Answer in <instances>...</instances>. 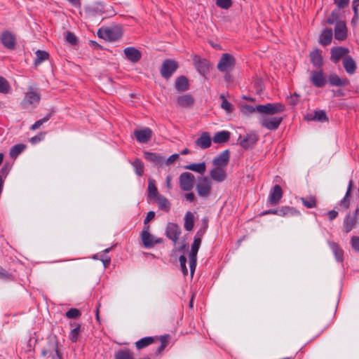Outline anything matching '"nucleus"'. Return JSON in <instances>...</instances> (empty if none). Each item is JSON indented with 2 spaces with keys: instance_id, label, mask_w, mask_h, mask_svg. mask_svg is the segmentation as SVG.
I'll use <instances>...</instances> for the list:
<instances>
[{
  "instance_id": "nucleus-3",
  "label": "nucleus",
  "mask_w": 359,
  "mask_h": 359,
  "mask_svg": "<svg viewBox=\"0 0 359 359\" xmlns=\"http://www.w3.org/2000/svg\"><path fill=\"white\" fill-rule=\"evenodd\" d=\"M98 36L110 41H116L122 36V31L118 27L100 29L97 32Z\"/></svg>"
},
{
  "instance_id": "nucleus-9",
  "label": "nucleus",
  "mask_w": 359,
  "mask_h": 359,
  "mask_svg": "<svg viewBox=\"0 0 359 359\" xmlns=\"http://www.w3.org/2000/svg\"><path fill=\"white\" fill-rule=\"evenodd\" d=\"M282 121V117H269L266 116H262L260 118V124L262 127L268 130H275L279 127Z\"/></svg>"
},
{
  "instance_id": "nucleus-62",
  "label": "nucleus",
  "mask_w": 359,
  "mask_h": 359,
  "mask_svg": "<svg viewBox=\"0 0 359 359\" xmlns=\"http://www.w3.org/2000/svg\"><path fill=\"white\" fill-rule=\"evenodd\" d=\"M66 40L72 45H74L76 43V37L72 32H67L66 34Z\"/></svg>"
},
{
  "instance_id": "nucleus-41",
  "label": "nucleus",
  "mask_w": 359,
  "mask_h": 359,
  "mask_svg": "<svg viewBox=\"0 0 359 359\" xmlns=\"http://www.w3.org/2000/svg\"><path fill=\"white\" fill-rule=\"evenodd\" d=\"M175 88L178 91H185L189 89V81L186 76H181L175 81Z\"/></svg>"
},
{
  "instance_id": "nucleus-50",
  "label": "nucleus",
  "mask_w": 359,
  "mask_h": 359,
  "mask_svg": "<svg viewBox=\"0 0 359 359\" xmlns=\"http://www.w3.org/2000/svg\"><path fill=\"white\" fill-rule=\"evenodd\" d=\"M203 225H204V229L200 228V229L196 232L194 238L202 240L203 235L205 234L206 229L208 226V219L205 217L203 219Z\"/></svg>"
},
{
  "instance_id": "nucleus-59",
  "label": "nucleus",
  "mask_w": 359,
  "mask_h": 359,
  "mask_svg": "<svg viewBox=\"0 0 359 359\" xmlns=\"http://www.w3.org/2000/svg\"><path fill=\"white\" fill-rule=\"evenodd\" d=\"M179 261L180 264L181 270L184 276L187 275L188 273V269L187 268L186 264H187V258L184 255H181L179 257Z\"/></svg>"
},
{
  "instance_id": "nucleus-64",
  "label": "nucleus",
  "mask_w": 359,
  "mask_h": 359,
  "mask_svg": "<svg viewBox=\"0 0 359 359\" xmlns=\"http://www.w3.org/2000/svg\"><path fill=\"white\" fill-rule=\"evenodd\" d=\"M10 170H11V166L8 164H5L3 165V167L1 168V169L0 170V175L2 177L4 176V177H6L8 175Z\"/></svg>"
},
{
  "instance_id": "nucleus-60",
  "label": "nucleus",
  "mask_w": 359,
  "mask_h": 359,
  "mask_svg": "<svg viewBox=\"0 0 359 359\" xmlns=\"http://www.w3.org/2000/svg\"><path fill=\"white\" fill-rule=\"evenodd\" d=\"M241 111L243 114L249 115L255 111H257V106L254 107L253 106L249 104H245L242 107Z\"/></svg>"
},
{
  "instance_id": "nucleus-40",
  "label": "nucleus",
  "mask_w": 359,
  "mask_h": 359,
  "mask_svg": "<svg viewBox=\"0 0 359 359\" xmlns=\"http://www.w3.org/2000/svg\"><path fill=\"white\" fill-rule=\"evenodd\" d=\"M114 357V359H135L134 353L128 348L117 351Z\"/></svg>"
},
{
  "instance_id": "nucleus-4",
  "label": "nucleus",
  "mask_w": 359,
  "mask_h": 359,
  "mask_svg": "<svg viewBox=\"0 0 359 359\" xmlns=\"http://www.w3.org/2000/svg\"><path fill=\"white\" fill-rule=\"evenodd\" d=\"M197 194L203 198L208 197L212 190V182L208 177H202L198 178L196 186Z\"/></svg>"
},
{
  "instance_id": "nucleus-37",
  "label": "nucleus",
  "mask_w": 359,
  "mask_h": 359,
  "mask_svg": "<svg viewBox=\"0 0 359 359\" xmlns=\"http://www.w3.org/2000/svg\"><path fill=\"white\" fill-rule=\"evenodd\" d=\"M231 133L227 130H222L215 133L212 140L215 143L221 144L229 141Z\"/></svg>"
},
{
  "instance_id": "nucleus-15",
  "label": "nucleus",
  "mask_w": 359,
  "mask_h": 359,
  "mask_svg": "<svg viewBox=\"0 0 359 359\" xmlns=\"http://www.w3.org/2000/svg\"><path fill=\"white\" fill-rule=\"evenodd\" d=\"M349 50L342 46H336L331 48L330 60L334 63H337L342 57L348 53Z\"/></svg>"
},
{
  "instance_id": "nucleus-27",
  "label": "nucleus",
  "mask_w": 359,
  "mask_h": 359,
  "mask_svg": "<svg viewBox=\"0 0 359 359\" xmlns=\"http://www.w3.org/2000/svg\"><path fill=\"white\" fill-rule=\"evenodd\" d=\"M210 175L212 180L217 182H222L226 178V173L223 168L216 166L210 170Z\"/></svg>"
},
{
  "instance_id": "nucleus-38",
  "label": "nucleus",
  "mask_w": 359,
  "mask_h": 359,
  "mask_svg": "<svg viewBox=\"0 0 359 359\" xmlns=\"http://www.w3.org/2000/svg\"><path fill=\"white\" fill-rule=\"evenodd\" d=\"M157 339L156 337H145L135 342L137 349L140 350L152 344Z\"/></svg>"
},
{
  "instance_id": "nucleus-21",
  "label": "nucleus",
  "mask_w": 359,
  "mask_h": 359,
  "mask_svg": "<svg viewBox=\"0 0 359 359\" xmlns=\"http://www.w3.org/2000/svg\"><path fill=\"white\" fill-rule=\"evenodd\" d=\"M334 37L339 41H344L347 38V27L344 21H339L335 25Z\"/></svg>"
},
{
  "instance_id": "nucleus-54",
  "label": "nucleus",
  "mask_w": 359,
  "mask_h": 359,
  "mask_svg": "<svg viewBox=\"0 0 359 359\" xmlns=\"http://www.w3.org/2000/svg\"><path fill=\"white\" fill-rule=\"evenodd\" d=\"M339 21L341 20H339V11L335 10L331 13L330 15L327 19V22L330 25H337Z\"/></svg>"
},
{
  "instance_id": "nucleus-33",
  "label": "nucleus",
  "mask_w": 359,
  "mask_h": 359,
  "mask_svg": "<svg viewBox=\"0 0 359 359\" xmlns=\"http://www.w3.org/2000/svg\"><path fill=\"white\" fill-rule=\"evenodd\" d=\"M177 103L181 107H189L194 104V98L190 94L182 95L177 97Z\"/></svg>"
},
{
  "instance_id": "nucleus-48",
  "label": "nucleus",
  "mask_w": 359,
  "mask_h": 359,
  "mask_svg": "<svg viewBox=\"0 0 359 359\" xmlns=\"http://www.w3.org/2000/svg\"><path fill=\"white\" fill-rule=\"evenodd\" d=\"M303 205L307 208H313L316 206V200L315 196L302 197L300 198Z\"/></svg>"
},
{
  "instance_id": "nucleus-8",
  "label": "nucleus",
  "mask_w": 359,
  "mask_h": 359,
  "mask_svg": "<svg viewBox=\"0 0 359 359\" xmlns=\"http://www.w3.org/2000/svg\"><path fill=\"white\" fill-rule=\"evenodd\" d=\"M201 244V240L194 238V243L191 245V251L189 254V267L191 276L194 275L196 267L197 253L200 248Z\"/></svg>"
},
{
  "instance_id": "nucleus-44",
  "label": "nucleus",
  "mask_w": 359,
  "mask_h": 359,
  "mask_svg": "<svg viewBox=\"0 0 359 359\" xmlns=\"http://www.w3.org/2000/svg\"><path fill=\"white\" fill-rule=\"evenodd\" d=\"M26 148L23 144H18L13 146L10 150V156L13 158H17Z\"/></svg>"
},
{
  "instance_id": "nucleus-29",
  "label": "nucleus",
  "mask_w": 359,
  "mask_h": 359,
  "mask_svg": "<svg viewBox=\"0 0 359 359\" xmlns=\"http://www.w3.org/2000/svg\"><path fill=\"white\" fill-rule=\"evenodd\" d=\"M276 215L281 217L288 216H300L301 213L299 210L293 207L283 206L279 209H276Z\"/></svg>"
},
{
  "instance_id": "nucleus-63",
  "label": "nucleus",
  "mask_w": 359,
  "mask_h": 359,
  "mask_svg": "<svg viewBox=\"0 0 359 359\" xmlns=\"http://www.w3.org/2000/svg\"><path fill=\"white\" fill-rule=\"evenodd\" d=\"M339 8H344L348 5L349 0H334Z\"/></svg>"
},
{
  "instance_id": "nucleus-30",
  "label": "nucleus",
  "mask_w": 359,
  "mask_h": 359,
  "mask_svg": "<svg viewBox=\"0 0 359 359\" xmlns=\"http://www.w3.org/2000/svg\"><path fill=\"white\" fill-rule=\"evenodd\" d=\"M353 182V180H351L348 182V188L346 190V192L345 194V196L344 198L339 201V206L343 210H347L349 208L350 205V197H351V193L352 191Z\"/></svg>"
},
{
  "instance_id": "nucleus-18",
  "label": "nucleus",
  "mask_w": 359,
  "mask_h": 359,
  "mask_svg": "<svg viewBox=\"0 0 359 359\" xmlns=\"http://www.w3.org/2000/svg\"><path fill=\"white\" fill-rule=\"evenodd\" d=\"M134 135L137 142L140 143H147L152 136V130L149 128H144L141 130H135Z\"/></svg>"
},
{
  "instance_id": "nucleus-5",
  "label": "nucleus",
  "mask_w": 359,
  "mask_h": 359,
  "mask_svg": "<svg viewBox=\"0 0 359 359\" xmlns=\"http://www.w3.org/2000/svg\"><path fill=\"white\" fill-rule=\"evenodd\" d=\"M179 65L178 63L172 59H166L163 63L160 69L161 75L165 79H170L176 72Z\"/></svg>"
},
{
  "instance_id": "nucleus-14",
  "label": "nucleus",
  "mask_w": 359,
  "mask_h": 359,
  "mask_svg": "<svg viewBox=\"0 0 359 359\" xmlns=\"http://www.w3.org/2000/svg\"><path fill=\"white\" fill-rule=\"evenodd\" d=\"M283 197V191L280 185H275L273 187V188L271 189L269 198H268V203L271 205H277L280 199Z\"/></svg>"
},
{
  "instance_id": "nucleus-11",
  "label": "nucleus",
  "mask_w": 359,
  "mask_h": 359,
  "mask_svg": "<svg viewBox=\"0 0 359 359\" xmlns=\"http://www.w3.org/2000/svg\"><path fill=\"white\" fill-rule=\"evenodd\" d=\"M310 80L316 88H323L327 82L322 69L312 71L311 72Z\"/></svg>"
},
{
  "instance_id": "nucleus-31",
  "label": "nucleus",
  "mask_w": 359,
  "mask_h": 359,
  "mask_svg": "<svg viewBox=\"0 0 359 359\" xmlns=\"http://www.w3.org/2000/svg\"><path fill=\"white\" fill-rule=\"evenodd\" d=\"M333 32L331 28L325 29L320 34L318 42L323 46L329 45L332 39Z\"/></svg>"
},
{
  "instance_id": "nucleus-58",
  "label": "nucleus",
  "mask_w": 359,
  "mask_h": 359,
  "mask_svg": "<svg viewBox=\"0 0 359 359\" xmlns=\"http://www.w3.org/2000/svg\"><path fill=\"white\" fill-rule=\"evenodd\" d=\"M350 244L352 249L355 252H359V236H352L351 238Z\"/></svg>"
},
{
  "instance_id": "nucleus-52",
  "label": "nucleus",
  "mask_w": 359,
  "mask_h": 359,
  "mask_svg": "<svg viewBox=\"0 0 359 359\" xmlns=\"http://www.w3.org/2000/svg\"><path fill=\"white\" fill-rule=\"evenodd\" d=\"M10 85L8 81L3 76H0V93L3 94L8 93Z\"/></svg>"
},
{
  "instance_id": "nucleus-19",
  "label": "nucleus",
  "mask_w": 359,
  "mask_h": 359,
  "mask_svg": "<svg viewBox=\"0 0 359 359\" xmlns=\"http://www.w3.org/2000/svg\"><path fill=\"white\" fill-rule=\"evenodd\" d=\"M230 159V152L228 149L224 150L212 160V164L216 167H226Z\"/></svg>"
},
{
  "instance_id": "nucleus-24",
  "label": "nucleus",
  "mask_w": 359,
  "mask_h": 359,
  "mask_svg": "<svg viewBox=\"0 0 359 359\" xmlns=\"http://www.w3.org/2000/svg\"><path fill=\"white\" fill-rule=\"evenodd\" d=\"M1 42L8 49H13L15 46V38L8 31H4L1 36Z\"/></svg>"
},
{
  "instance_id": "nucleus-45",
  "label": "nucleus",
  "mask_w": 359,
  "mask_h": 359,
  "mask_svg": "<svg viewBox=\"0 0 359 359\" xmlns=\"http://www.w3.org/2000/svg\"><path fill=\"white\" fill-rule=\"evenodd\" d=\"M35 54L36 56L34 60L35 66L39 65L42 62L48 60L49 57V54L45 50H38L36 51Z\"/></svg>"
},
{
  "instance_id": "nucleus-2",
  "label": "nucleus",
  "mask_w": 359,
  "mask_h": 359,
  "mask_svg": "<svg viewBox=\"0 0 359 359\" xmlns=\"http://www.w3.org/2000/svg\"><path fill=\"white\" fill-rule=\"evenodd\" d=\"M150 226L145 225L144 226L143 230L140 234L141 241L142 245L146 248H151L154 247L155 245L161 243L163 242V238H156L154 236L150 233Z\"/></svg>"
},
{
  "instance_id": "nucleus-43",
  "label": "nucleus",
  "mask_w": 359,
  "mask_h": 359,
  "mask_svg": "<svg viewBox=\"0 0 359 359\" xmlns=\"http://www.w3.org/2000/svg\"><path fill=\"white\" fill-rule=\"evenodd\" d=\"M184 229L189 231H191L193 229L194 225V217L193 213L189 211L187 212L184 215Z\"/></svg>"
},
{
  "instance_id": "nucleus-39",
  "label": "nucleus",
  "mask_w": 359,
  "mask_h": 359,
  "mask_svg": "<svg viewBox=\"0 0 359 359\" xmlns=\"http://www.w3.org/2000/svg\"><path fill=\"white\" fill-rule=\"evenodd\" d=\"M184 168L186 170H189L203 175L206 170V164L205 162H201L199 163H191L185 165Z\"/></svg>"
},
{
  "instance_id": "nucleus-6",
  "label": "nucleus",
  "mask_w": 359,
  "mask_h": 359,
  "mask_svg": "<svg viewBox=\"0 0 359 359\" xmlns=\"http://www.w3.org/2000/svg\"><path fill=\"white\" fill-rule=\"evenodd\" d=\"M195 177L189 172H182L179 177V185L184 191H190L194 186Z\"/></svg>"
},
{
  "instance_id": "nucleus-25",
  "label": "nucleus",
  "mask_w": 359,
  "mask_h": 359,
  "mask_svg": "<svg viewBox=\"0 0 359 359\" xmlns=\"http://www.w3.org/2000/svg\"><path fill=\"white\" fill-rule=\"evenodd\" d=\"M358 219V218H356L355 215H352L351 212L345 217L343 222V228L346 233H349L355 227Z\"/></svg>"
},
{
  "instance_id": "nucleus-20",
  "label": "nucleus",
  "mask_w": 359,
  "mask_h": 359,
  "mask_svg": "<svg viewBox=\"0 0 359 359\" xmlns=\"http://www.w3.org/2000/svg\"><path fill=\"white\" fill-rule=\"evenodd\" d=\"M327 81L331 86L335 87H344L349 84V80L347 78H341L335 73L328 76Z\"/></svg>"
},
{
  "instance_id": "nucleus-55",
  "label": "nucleus",
  "mask_w": 359,
  "mask_h": 359,
  "mask_svg": "<svg viewBox=\"0 0 359 359\" xmlns=\"http://www.w3.org/2000/svg\"><path fill=\"white\" fill-rule=\"evenodd\" d=\"M220 98L222 100L221 107L227 112H231L233 110V104L227 101L223 95H220Z\"/></svg>"
},
{
  "instance_id": "nucleus-49",
  "label": "nucleus",
  "mask_w": 359,
  "mask_h": 359,
  "mask_svg": "<svg viewBox=\"0 0 359 359\" xmlns=\"http://www.w3.org/2000/svg\"><path fill=\"white\" fill-rule=\"evenodd\" d=\"M91 11L95 14V15H101L106 12H108L109 8L107 7L104 4L102 3H97L95 4L93 7L92 8Z\"/></svg>"
},
{
  "instance_id": "nucleus-16",
  "label": "nucleus",
  "mask_w": 359,
  "mask_h": 359,
  "mask_svg": "<svg viewBox=\"0 0 359 359\" xmlns=\"http://www.w3.org/2000/svg\"><path fill=\"white\" fill-rule=\"evenodd\" d=\"M258 135L255 133L247 134L243 140L240 141V145L244 149L248 150L252 148L258 141Z\"/></svg>"
},
{
  "instance_id": "nucleus-13",
  "label": "nucleus",
  "mask_w": 359,
  "mask_h": 359,
  "mask_svg": "<svg viewBox=\"0 0 359 359\" xmlns=\"http://www.w3.org/2000/svg\"><path fill=\"white\" fill-rule=\"evenodd\" d=\"M40 100V94L38 92L34 91L32 88H30L29 90L25 93L22 104L24 107H25V104H32L35 107L39 103Z\"/></svg>"
},
{
  "instance_id": "nucleus-12",
  "label": "nucleus",
  "mask_w": 359,
  "mask_h": 359,
  "mask_svg": "<svg viewBox=\"0 0 359 359\" xmlns=\"http://www.w3.org/2000/svg\"><path fill=\"white\" fill-rule=\"evenodd\" d=\"M180 233L181 229L177 224L170 222L167 224L165 235L169 239L173 241L174 243L179 239Z\"/></svg>"
},
{
  "instance_id": "nucleus-26",
  "label": "nucleus",
  "mask_w": 359,
  "mask_h": 359,
  "mask_svg": "<svg viewBox=\"0 0 359 359\" xmlns=\"http://www.w3.org/2000/svg\"><path fill=\"white\" fill-rule=\"evenodd\" d=\"M310 61L313 67L320 69L323 65L321 51L316 48L309 54Z\"/></svg>"
},
{
  "instance_id": "nucleus-7",
  "label": "nucleus",
  "mask_w": 359,
  "mask_h": 359,
  "mask_svg": "<svg viewBox=\"0 0 359 359\" xmlns=\"http://www.w3.org/2000/svg\"><path fill=\"white\" fill-rule=\"evenodd\" d=\"M234 57L229 53H224L222 55L217 67L218 70L222 72H229L234 68Z\"/></svg>"
},
{
  "instance_id": "nucleus-17",
  "label": "nucleus",
  "mask_w": 359,
  "mask_h": 359,
  "mask_svg": "<svg viewBox=\"0 0 359 359\" xmlns=\"http://www.w3.org/2000/svg\"><path fill=\"white\" fill-rule=\"evenodd\" d=\"M193 60L196 69L201 74L205 75L209 71V62L207 60L194 55Z\"/></svg>"
},
{
  "instance_id": "nucleus-42",
  "label": "nucleus",
  "mask_w": 359,
  "mask_h": 359,
  "mask_svg": "<svg viewBox=\"0 0 359 359\" xmlns=\"http://www.w3.org/2000/svg\"><path fill=\"white\" fill-rule=\"evenodd\" d=\"M160 195L161 194H158V189L156 187L155 180L149 179L148 181V198L149 199H155Z\"/></svg>"
},
{
  "instance_id": "nucleus-32",
  "label": "nucleus",
  "mask_w": 359,
  "mask_h": 359,
  "mask_svg": "<svg viewBox=\"0 0 359 359\" xmlns=\"http://www.w3.org/2000/svg\"><path fill=\"white\" fill-rule=\"evenodd\" d=\"M144 158L152 163H154L156 165L162 166L164 165L165 158L161 155L153 153V152H144Z\"/></svg>"
},
{
  "instance_id": "nucleus-47",
  "label": "nucleus",
  "mask_w": 359,
  "mask_h": 359,
  "mask_svg": "<svg viewBox=\"0 0 359 359\" xmlns=\"http://www.w3.org/2000/svg\"><path fill=\"white\" fill-rule=\"evenodd\" d=\"M169 337V335H163L160 337L159 340L161 341V345L156 348V354L160 355L163 353L168 344Z\"/></svg>"
},
{
  "instance_id": "nucleus-34",
  "label": "nucleus",
  "mask_w": 359,
  "mask_h": 359,
  "mask_svg": "<svg viewBox=\"0 0 359 359\" xmlns=\"http://www.w3.org/2000/svg\"><path fill=\"white\" fill-rule=\"evenodd\" d=\"M328 245L332 250L336 260L338 262H342L344 260V251L338 243L328 241Z\"/></svg>"
},
{
  "instance_id": "nucleus-46",
  "label": "nucleus",
  "mask_w": 359,
  "mask_h": 359,
  "mask_svg": "<svg viewBox=\"0 0 359 359\" xmlns=\"http://www.w3.org/2000/svg\"><path fill=\"white\" fill-rule=\"evenodd\" d=\"M131 164L135 169L136 175L140 177L142 176L144 170V166L142 161L139 158H135L133 162L131 163Z\"/></svg>"
},
{
  "instance_id": "nucleus-23",
  "label": "nucleus",
  "mask_w": 359,
  "mask_h": 359,
  "mask_svg": "<svg viewBox=\"0 0 359 359\" xmlns=\"http://www.w3.org/2000/svg\"><path fill=\"white\" fill-rule=\"evenodd\" d=\"M212 139L208 132H203L201 136L195 141L197 147L205 149L211 146Z\"/></svg>"
},
{
  "instance_id": "nucleus-35",
  "label": "nucleus",
  "mask_w": 359,
  "mask_h": 359,
  "mask_svg": "<svg viewBox=\"0 0 359 359\" xmlns=\"http://www.w3.org/2000/svg\"><path fill=\"white\" fill-rule=\"evenodd\" d=\"M159 210L168 212L170 210L171 203L164 196L160 195L155 198Z\"/></svg>"
},
{
  "instance_id": "nucleus-36",
  "label": "nucleus",
  "mask_w": 359,
  "mask_h": 359,
  "mask_svg": "<svg viewBox=\"0 0 359 359\" xmlns=\"http://www.w3.org/2000/svg\"><path fill=\"white\" fill-rule=\"evenodd\" d=\"M306 118L309 121H318L320 122H325L328 121V118L325 111L318 110L314 114H308Z\"/></svg>"
},
{
  "instance_id": "nucleus-1",
  "label": "nucleus",
  "mask_w": 359,
  "mask_h": 359,
  "mask_svg": "<svg viewBox=\"0 0 359 359\" xmlns=\"http://www.w3.org/2000/svg\"><path fill=\"white\" fill-rule=\"evenodd\" d=\"M285 105L280 102L257 105V111L262 116H273L284 111Z\"/></svg>"
},
{
  "instance_id": "nucleus-53",
  "label": "nucleus",
  "mask_w": 359,
  "mask_h": 359,
  "mask_svg": "<svg viewBox=\"0 0 359 359\" xmlns=\"http://www.w3.org/2000/svg\"><path fill=\"white\" fill-rule=\"evenodd\" d=\"M80 325L77 324L76 326L72 329L69 333V339L73 343L76 342L78 340L80 332Z\"/></svg>"
},
{
  "instance_id": "nucleus-22",
  "label": "nucleus",
  "mask_w": 359,
  "mask_h": 359,
  "mask_svg": "<svg viewBox=\"0 0 359 359\" xmlns=\"http://www.w3.org/2000/svg\"><path fill=\"white\" fill-rule=\"evenodd\" d=\"M123 52L127 60L131 62L136 63L141 59V52L134 47H127Z\"/></svg>"
},
{
  "instance_id": "nucleus-57",
  "label": "nucleus",
  "mask_w": 359,
  "mask_h": 359,
  "mask_svg": "<svg viewBox=\"0 0 359 359\" xmlns=\"http://www.w3.org/2000/svg\"><path fill=\"white\" fill-rule=\"evenodd\" d=\"M216 5L223 9H228L232 5L231 0H216Z\"/></svg>"
},
{
  "instance_id": "nucleus-28",
  "label": "nucleus",
  "mask_w": 359,
  "mask_h": 359,
  "mask_svg": "<svg viewBox=\"0 0 359 359\" xmlns=\"http://www.w3.org/2000/svg\"><path fill=\"white\" fill-rule=\"evenodd\" d=\"M343 66L348 74H353L356 70V63L350 55H346L342 60Z\"/></svg>"
},
{
  "instance_id": "nucleus-56",
  "label": "nucleus",
  "mask_w": 359,
  "mask_h": 359,
  "mask_svg": "<svg viewBox=\"0 0 359 359\" xmlns=\"http://www.w3.org/2000/svg\"><path fill=\"white\" fill-rule=\"evenodd\" d=\"M81 315V311L77 309H70L66 313V316L68 318H76Z\"/></svg>"
},
{
  "instance_id": "nucleus-51",
  "label": "nucleus",
  "mask_w": 359,
  "mask_h": 359,
  "mask_svg": "<svg viewBox=\"0 0 359 359\" xmlns=\"http://www.w3.org/2000/svg\"><path fill=\"white\" fill-rule=\"evenodd\" d=\"M52 116V113H48L43 118L36 121L30 128L31 130H35L40 128L44 123L47 122Z\"/></svg>"
},
{
  "instance_id": "nucleus-61",
  "label": "nucleus",
  "mask_w": 359,
  "mask_h": 359,
  "mask_svg": "<svg viewBox=\"0 0 359 359\" xmlns=\"http://www.w3.org/2000/svg\"><path fill=\"white\" fill-rule=\"evenodd\" d=\"M45 135H46V133H39V134L32 137L29 140V142L32 144H37V143H39V142L42 141L44 139Z\"/></svg>"
},
{
  "instance_id": "nucleus-10",
  "label": "nucleus",
  "mask_w": 359,
  "mask_h": 359,
  "mask_svg": "<svg viewBox=\"0 0 359 359\" xmlns=\"http://www.w3.org/2000/svg\"><path fill=\"white\" fill-rule=\"evenodd\" d=\"M55 353L58 359H62V353L58 349L57 341H49L46 347L41 351V355L44 357L50 356Z\"/></svg>"
}]
</instances>
